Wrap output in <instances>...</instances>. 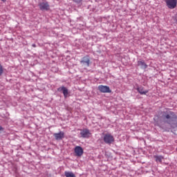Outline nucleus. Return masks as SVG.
<instances>
[{
    "label": "nucleus",
    "instance_id": "obj_1",
    "mask_svg": "<svg viewBox=\"0 0 177 177\" xmlns=\"http://www.w3.org/2000/svg\"><path fill=\"white\" fill-rule=\"evenodd\" d=\"M162 118L171 127V132L177 135V115L175 112L167 110L164 111Z\"/></svg>",
    "mask_w": 177,
    "mask_h": 177
},
{
    "label": "nucleus",
    "instance_id": "obj_2",
    "mask_svg": "<svg viewBox=\"0 0 177 177\" xmlns=\"http://www.w3.org/2000/svg\"><path fill=\"white\" fill-rule=\"evenodd\" d=\"M91 135H92V133H91V131H89L88 129H80L81 138L89 139V138H91Z\"/></svg>",
    "mask_w": 177,
    "mask_h": 177
},
{
    "label": "nucleus",
    "instance_id": "obj_3",
    "mask_svg": "<svg viewBox=\"0 0 177 177\" xmlns=\"http://www.w3.org/2000/svg\"><path fill=\"white\" fill-rule=\"evenodd\" d=\"M104 142L106 143V145H111V143L114 142V137L110 133L105 134L104 136Z\"/></svg>",
    "mask_w": 177,
    "mask_h": 177
},
{
    "label": "nucleus",
    "instance_id": "obj_4",
    "mask_svg": "<svg viewBox=\"0 0 177 177\" xmlns=\"http://www.w3.org/2000/svg\"><path fill=\"white\" fill-rule=\"evenodd\" d=\"M98 90L101 93H111V89L108 86L100 85L98 86Z\"/></svg>",
    "mask_w": 177,
    "mask_h": 177
},
{
    "label": "nucleus",
    "instance_id": "obj_5",
    "mask_svg": "<svg viewBox=\"0 0 177 177\" xmlns=\"http://www.w3.org/2000/svg\"><path fill=\"white\" fill-rule=\"evenodd\" d=\"M165 3L169 9H175V8H176V0H165Z\"/></svg>",
    "mask_w": 177,
    "mask_h": 177
},
{
    "label": "nucleus",
    "instance_id": "obj_6",
    "mask_svg": "<svg viewBox=\"0 0 177 177\" xmlns=\"http://www.w3.org/2000/svg\"><path fill=\"white\" fill-rule=\"evenodd\" d=\"M75 154L76 157H81L84 154V149L80 146H76L74 149Z\"/></svg>",
    "mask_w": 177,
    "mask_h": 177
},
{
    "label": "nucleus",
    "instance_id": "obj_7",
    "mask_svg": "<svg viewBox=\"0 0 177 177\" xmlns=\"http://www.w3.org/2000/svg\"><path fill=\"white\" fill-rule=\"evenodd\" d=\"M81 64L83 66H86V67H89V64H91V59L88 56L84 57L80 61Z\"/></svg>",
    "mask_w": 177,
    "mask_h": 177
},
{
    "label": "nucleus",
    "instance_id": "obj_8",
    "mask_svg": "<svg viewBox=\"0 0 177 177\" xmlns=\"http://www.w3.org/2000/svg\"><path fill=\"white\" fill-rule=\"evenodd\" d=\"M55 140H62V139L64 138V132L59 131V133H55L53 134Z\"/></svg>",
    "mask_w": 177,
    "mask_h": 177
},
{
    "label": "nucleus",
    "instance_id": "obj_9",
    "mask_svg": "<svg viewBox=\"0 0 177 177\" xmlns=\"http://www.w3.org/2000/svg\"><path fill=\"white\" fill-rule=\"evenodd\" d=\"M137 91L140 95H146L147 93H149V90H145V87L142 86L138 87Z\"/></svg>",
    "mask_w": 177,
    "mask_h": 177
},
{
    "label": "nucleus",
    "instance_id": "obj_10",
    "mask_svg": "<svg viewBox=\"0 0 177 177\" xmlns=\"http://www.w3.org/2000/svg\"><path fill=\"white\" fill-rule=\"evenodd\" d=\"M58 91L59 92H62V91L64 97H67V96H68V89H67V88L64 86H61L58 88Z\"/></svg>",
    "mask_w": 177,
    "mask_h": 177
},
{
    "label": "nucleus",
    "instance_id": "obj_11",
    "mask_svg": "<svg viewBox=\"0 0 177 177\" xmlns=\"http://www.w3.org/2000/svg\"><path fill=\"white\" fill-rule=\"evenodd\" d=\"M138 66H141V68H147V64L145 63V61H138Z\"/></svg>",
    "mask_w": 177,
    "mask_h": 177
},
{
    "label": "nucleus",
    "instance_id": "obj_12",
    "mask_svg": "<svg viewBox=\"0 0 177 177\" xmlns=\"http://www.w3.org/2000/svg\"><path fill=\"white\" fill-rule=\"evenodd\" d=\"M154 158H156V162H162V160H164V156H154Z\"/></svg>",
    "mask_w": 177,
    "mask_h": 177
},
{
    "label": "nucleus",
    "instance_id": "obj_13",
    "mask_svg": "<svg viewBox=\"0 0 177 177\" xmlns=\"http://www.w3.org/2000/svg\"><path fill=\"white\" fill-rule=\"evenodd\" d=\"M64 175L66 177H77L75 176V174L73 173V171H65Z\"/></svg>",
    "mask_w": 177,
    "mask_h": 177
},
{
    "label": "nucleus",
    "instance_id": "obj_14",
    "mask_svg": "<svg viewBox=\"0 0 177 177\" xmlns=\"http://www.w3.org/2000/svg\"><path fill=\"white\" fill-rule=\"evenodd\" d=\"M39 8L41 10H45V3H39Z\"/></svg>",
    "mask_w": 177,
    "mask_h": 177
},
{
    "label": "nucleus",
    "instance_id": "obj_15",
    "mask_svg": "<svg viewBox=\"0 0 177 177\" xmlns=\"http://www.w3.org/2000/svg\"><path fill=\"white\" fill-rule=\"evenodd\" d=\"M3 74V67L2 66L1 64H0V77Z\"/></svg>",
    "mask_w": 177,
    "mask_h": 177
},
{
    "label": "nucleus",
    "instance_id": "obj_16",
    "mask_svg": "<svg viewBox=\"0 0 177 177\" xmlns=\"http://www.w3.org/2000/svg\"><path fill=\"white\" fill-rule=\"evenodd\" d=\"M45 9L46 10H48L49 9V5L48 4V3H45Z\"/></svg>",
    "mask_w": 177,
    "mask_h": 177
},
{
    "label": "nucleus",
    "instance_id": "obj_17",
    "mask_svg": "<svg viewBox=\"0 0 177 177\" xmlns=\"http://www.w3.org/2000/svg\"><path fill=\"white\" fill-rule=\"evenodd\" d=\"M32 46H33V48H36V47H37V46H36L35 44H33L32 45Z\"/></svg>",
    "mask_w": 177,
    "mask_h": 177
},
{
    "label": "nucleus",
    "instance_id": "obj_18",
    "mask_svg": "<svg viewBox=\"0 0 177 177\" xmlns=\"http://www.w3.org/2000/svg\"><path fill=\"white\" fill-rule=\"evenodd\" d=\"M2 2H6V0H1Z\"/></svg>",
    "mask_w": 177,
    "mask_h": 177
},
{
    "label": "nucleus",
    "instance_id": "obj_19",
    "mask_svg": "<svg viewBox=\"0 0 177 177\" xmlns=\"http://www.w3.org/2000/svg\"><path fill=\"white\" fill-rule=\"evenodd\" d=\"M74 1V2H78V1H77V0H73Z\"/></svg>",
    "mask_w": 177,
    "mask_h": 177
}]
</instances>
